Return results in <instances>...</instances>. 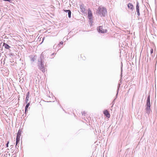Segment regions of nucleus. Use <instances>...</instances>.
I'll use <instances>...</instances> for the list:
<instances>
[{"label":"nucleus","instance_id":"obj_4","mask_svg":"<svg viewBox=\"0 0 157 157\" xmlns=\"http://www.w3.org/2000/svg\"><path fill=\"white\" fill-rule=\"evenodd\" d=\"M103 114L106 117L109 118L110 117V115L107 110H105L103 111Z\"/></svg>","mask_w":157,"mask_h":157},{"label":"nucleus","instance_id":"obj_15","mask_svg":"<svg viewBox=\"0 0 157 157\" xmlns=\"http://www.w3.org/2000/svg\"><path fill=\"white\" fill-rule=\"evenodd\" d=\"M80 8L82 10L81 11L83 12L85 11V8L83 5H80Z\"/></svg>","mask_w":157,"mask_h":157},{"label":"nucleus","instance_id":"obj_21","mask_svg":"<svg viewBox=\"0 0 157 157\" xmlns=\"http://www.w3.org/2000/svg\"><path fill=\"white\" fill-rule=\"evenodd\" d=\"M60 44H63V42H60Z\"/></svg>","mask_w":157,"mask_h":157},{"label":"nucleus","instance_id":"obj_12","mask_svg":"<svg viewBox=\"0 0 157 157\" xmlns=\"http://www.w3.org/2000/svg\"><path fill=\"white\" fill-rule=\"evenodd\" d=\"M27 104L25 108V113H26V112H28L27 109L28 108V107L30 105V103H27Z\"/></svg>","mask_w":157,"mask_h":157},{"label":"nucleus","instance_id":"obj_10","mask_svg":"<svg viewBox=\"0 0 157 157\" xmlns=\"http://www.w3.org/2000/svg\"><path fill=\"white\" fill-rule=\"evenodd\" d=\"M20 137L21 136H17L16 146H17L18 143H19V142Z\"/></svg>","mask_w":157,"mask_h":157},{"label":"nucleus","instance_id":"obj_16","mask_svg":"<svg viewBox=\"0 0 157 157\" xmlns=\"http://www.w3.org/2000/svg\"><path fill=\"white\" fill-rule=\"evenodd\" d=\"M22 132V130L21 129H19L17 132V136H21Z\"/></svg>","mask_w":157,"mask_h":157},{"label":"nucleus","instance_id":"obj_3","mask_svg":"<svg viewBox=\"0 0 157 157\" xmlns=\"http://www.w3.org/2000/svg\"><path fill=\"white\" fill-rule=\"evenodd\" d=\"M39 69L42 71V72H44L45 71V70L44 66L42 62L40 63V64L39 66Z\"/></svg>","mask_w":157,"mask_h":157},{"label":"nucleus","instance_id":"obj_1","mask_svg":"<svg viewBox=\"0 0 157 157\" xmlns=\"http://www.w3.org/2000/svg\"><path fill=\"white\" fill-rule=\"evenodd\" d=\"M98 9L99 10L100 15H101L103 16H105L107 13L106 8L104 7H100Z\"/></svg>","mask_w":157,"mask_h":157},{"label":"nucleus","instance_id":"obj_5","mask_svg":"<svg viewBox=\"0 0 157 157\" xmlns=\"http://www.w3.org/2000/svg\"><path fill=\"white\" fill-rule=\"evenodd\" d=\"M88 16L90 19H91L93 17L92 12L90 9H88Z\"/></svg>","mask_w":157,"mask_h":157},{"label":"nucleus","instance_id":"obj_17","mask_svg":"<svg viewBox=\"0 0 157 157\" xmlns=\"http://www.w3.org/2000/svg\"><path fill=\"white\" fill-rule=\"evenodd\" d=\"M151 54H152L153 52V49L152 48H151L150 50V51Z\"/></svg>","mask_w":157,"mask_h":157},{"label":"nucleus","instance_id":"obj_8","mask_svg":"<svg viewBox=\"0 0 157 157\" xmlns=\"http://www.w3.org/2000/svg\"><path fill=\"white\" fill-rule=\"evenodd\" d=\"M29 92H28L27 94L26 95V97L25 99V102L27 103H28V101L29 100Z\"/></svg>","mask_w":157,"mask_h":157},{"label":"nucleus","instance_id":"obj_13","mask_svg":"<svg viewBox=\"0 0 157 157\" xmlns=\"http://www.w3.org/2000/svg\"><path fill=\"white\" fill-rule=\"evenodd\" d=\"M146 109L147 113H149L150 110V107L147 106Z\"/></svg>","mask_w":157,"mask_h":157},{"label":"nucleus","instance_id":"obj_18","mask_svg":"<svg viewBox=\"0 0 157 157\" xmlns=\"http://www.w3.org/2000/svg\"><path fill=\"white\" fill-rule=\"evenodd\" d=\"M9 141H8L7 143V144H6V146L7 147H8V144H9Z\"/></svg>","mask_w":157,"mask_h":157},{"label":"nucleus","instance_id":"obj_7","mask_svg":"<svg viewBox=\"0 0 157 157\" xmlns=\"http://www.w3.org/2000/svg\"><path fill=\"white\" fill-rule=\"evenodd\" d=\"M147 106L150 107V96H148L147 99V102L146 103Z\"/></svg>","mask_w":157,"mask_h":157},{"label":"nucleus","instance_id":"obj_14","mask_svg":"<svg viewBox=\"0 0 157 157\" xmlns=\"http://www.w3.org/2000/svg\"><path fill=\"white\" fill-rule=\"evenodd\" d=\"M4 46L5 48L7 49H9L10 48V47L8 44L5 43L4 44Z\"/></svg>","mask_w":157,"mask_h":157},{"label":"nucleus","instance_id":"obj_9","mask_svg":"<svg viewBox=\"0 0 157 157\" xmlns=\"http://www.w3.org/2000/svg\"><path fill=\"white\" fill-rule=\"evenodd\" d=\"M64 11L66 12L67 13H68V17L69 18H71V11L70 10H64Z\"/></svg>","mask_w":157,"mask_h":157},{"label":"nucleus","instance_id":"obj_20","mask_svg":"<svg viewBox=\"0 0 157 157\" xmlns=\"http://www.w3.org/2000/svg\"><path fill=\"white\" fill-rule=\"evenodd\" d=\"M4 1H9V2H10V1H11V0H4Z\"/></svg>","mask_w":157,"mask_h":157},{"label":"nucleus","instance_id":"obj_11","mask_svg":"<svg viewBox=\"0 0 157 157\" xmlns=\"http://www.w3.org/2000/svg\"><path fill=\"white\" fill-rule=\"evenodd\" d=\"M128 8L132 10L134 9L133 6L132 4L131 3L128 4Z\"/></svg>","mask_w":157,"mask_h":157},{"label":"nucleus","instance_id":"obj_6","mask_svg":"<svg viewBox=\"0 0 157 157\" xmlns=\"http://www.w3.org/2000/svg\"><path fill=\"white\" fill-rule=\"evenodd\" d=\"M136 11L137 13V14L138 16H139L140 15L139 12V4L138 3H137L136 6Z\"/></svg>","mask_w":157,"mask_h":157},{"label":"nucleus","instance_id":"obj_19","mask_svg":"<svg viewBox=\"0 0 157 157\" xmlns=\"http://www.w3.org/2000/svg\"><path fill=\"white\" fill-rule=\"evenodd\" d=\"M82 115L83 114L85 116V114H86V113L85 112H83V113H82Z\"/></svg>","mask_w":157,"mask_h":157},{"label":"nucleus","instance_id":"obj_2","mask_svg":"<svg viewBox=\"0 0 157 157\" xmlns=\"http://www.w3.org/2000/svg\"><path fill=\"white\" fill-rule=\"evenodd\" d=\"M105 27H103L102 26H99L98 28V32L99 33H106L107 32V30L106 29H104Z\"/></svg>","mask_w":157,"mask_h":157}]
</instances>
